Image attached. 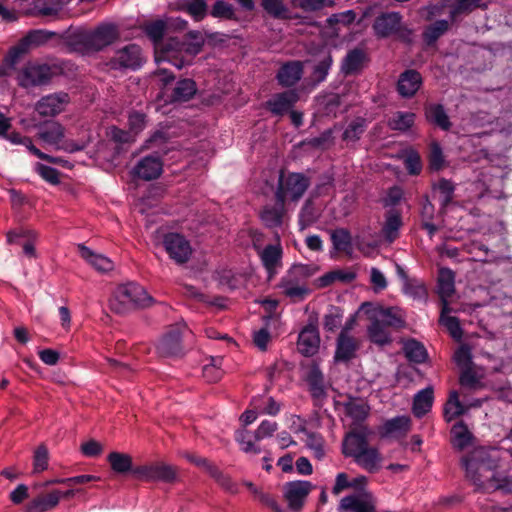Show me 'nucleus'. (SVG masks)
I'll list each match as a JSON object with an SVG mask.
<instances>
[{"label":"nucleus","mask_w":512,"mask_h":512,"mask_svg":"<svg viewBox=\"0 0 512 512\" xmlns=\"http://www.w3.org/2000/svg\"><path fill=\"white\" fill-rule=\"evenodd\" d=\"M129 130L135 136L146 126V116L140 112H132L128 118Z\"/></svg>","instance_id":"69168bd1"},{"label":"nucleus","mask_w":512,"mask_h":512,"mask_svg":"<svg viewBox=\"0 0 512 512\" xmlns=\"http://www.w3.org/2000/svg\"><path fill=\"white\" fill-rule=\"evenodd\" d=\"M78 250L81 257L96 271L106 273L113 270V261L105 255L98 254L82 244L78 245Z\"/></svg>","instance_id":"bb28decb"},{"label":"nucleus","mask_w":512,"mask_h":512,"mask_svg":"<svg viewBox=\"0 0 512 512\" xmlns=\"http://www.w3.org/2000/svg\"><path fill=\"white\" fill-rule=\"evenodd\" d=\"M345 415L352 420L353 424L363 422L369 414V406L365 401L358 398L349 399L343 403Z\"/></svg>","instance_id":"c756f323"},{"label":"nucleus","mask_w":512,"mask_h":512,"mask_svg":"<svg viewBox=\"0 0 512 512\" xmlns=\"http://www.w3.org/2000/svg\"><path fill=\"white\" fill-rule=\"evenodd\" d=\"M368 431H352L348 433L342 444V452L346 457H352L362 469L375 473L382 467L383 456L377 447L369 446Z\"/></svg>","instance_id":"f03ea898"},{"label":"nucleus","mask_w":512,"mask_h":512,"mask_svg":"<svg viewBox=\"0 0 512 512\" xmlns=\"http://www.w3.org/2000/svg\"><path fill=\"white\" fill-rule=\"evenodd\" d=\"M482 449L476 450L471 456L465 457L462 462L467 477L473 484L484 492H512V479L501 477L496 471V464L486 460Z\"/></svg>","instance_id":"f257e3e1"},{"label":"nucleus","mask_w":512,"mask_h":512,"mask_svg":"<svg viewBox=\"0 0 512 512\" xmlns=\"http://www.w3.org/2000/svg\"><path fill=\"white\" fill-rule=\"evenodd\" d=\"M449 24L446 20H440L428 26L423 33L425 42L433 44L441 35L448 30Z\"/></svg>","instance_id":"5fc2aeb1"},{"label":"nucleus","mask_w":512,"mask_h":512,"mask_svg":"<svg viewBox=\"0 0 512 512\" xmlns=\"http://www.w3.org/2000/svg\"><path fill=\"white\" fill-rule=\"evenodd\" d=\"M450 312L451 309L448 305V302L444 301L439 321L448 330L449 334L454 339L460 340L462 338V329L460 323L456 317L449 315Z\"/></svg>","instance_id":"e433bc0d"},{"label":"nucleus","mask_w":512,"mask_h":512,"mask_svg":"<svg viewBox=\"0 0 512 512\" xmlns=\"http://www.w3.org/2000/svg\"><path fill=\"white\" fill-rule=\"evenodd\" d=\"M305 444L317 459H322L325 455L324 440L316 433H307Z\"/></svg>","instance_id":"13d9d810"},{"label":"nucleus","mask_w":512,"mask_h":512,"mask_svg":"<svg viewBox=\"0 0 512 512\" xmlns=\"http://www.w3.org/2000/svg\"><path fill=\"white\" fill-rule=\"evenodd\" d=\"M163 170V163L158 156H147L141 159L134 173L137 177L144 180H152L158 178Z\"/></svg>","instance_id":"b1692460"},{"label":"nucleus","mask_w":512,"mask_h":512,"mask_svg":"<svg viewBox=\"0 0 512 512\" xmlns=\"http://www.w3.org/2000/svg\"><path fill=\"white\" fill-rule=\"evenodd\" d=\"M320 346V336L318 329L314 325H307L299 333L297 348L304 356L315 355Z\"/></svg>","instance_id":"a211bd4d"},{"label":"nucleus","mask_w":512,"mask_h":512,"mask_svg":"<svg viewBox=\"0 0 512 512\" xmlns=\"http://www.w3.org/2000/svg\"><path fill=\"white\" fill-rule=\"evenodd\" d=\"M401 16L396 12L385 13L375 19L373 29L378 37L384 38L394 34L400 27Z\"/></svg>","instance_id":"393cba45"},{"label":"nucleus","mask_w":512,"mask_h":512,"mask_svg":"<svg viewBox=\"0 0 512 512\" xmlns=\"http://www.w3.org/2000/svg\"><path fill=\"white\" fill-rule=\"evenodd\" d=\"M422 83L421 75L414 70H407L402 73L398 80V91L403 97L413 96Z\"/></svg>","instance_id":"c85d7f7f"},{"label":"nucleus","mask_w":512,"mask_h":512,"mask_svg":"<svg viewBox=\"0 0 512 512\" xmlns=\"http://www.w3.org/2000/svg\"><path fill=\"white\" fill-rule=\"evenodd\" d=\"M197 91L196 83L192 79H183L177 82L172 100L185 102L191 99Z\"/></svg>","instance_id":"37998d69"},{"label":"nucleus","mask_w":512,"mask_h":512,"mask_svg":"<svg viewBox=\"0 0 512 512\" xmlns=\"http://www.w3.org/2000/svg\"><path fill=\"white\" fill-rule=\"evenodd\" d=\"M340 509L350 512H375V498L370 492L361 490L342 498Z\"/></svg>","instance_id":"dca6fc26"},{"label":"nucleus","mask_w":512,"mask_h":512,"mask_svg":"<svg viewBox=\"0 0 512 512\" xmlns=\"http://www.w3.org/2000/svg\"><path fill=\"white\" fill-rule=\"evenodd\" d=\"M67 3L68 0H35L32 14L45 17L56 16Z\"/></svg>","instance_id":"72a5a7b5"},{"label":"nucleus","mask_w":512,"mask_h":512,"mask_svg":"<svg viewBox=\"0 0 512 512\" xmlns=\"http://www.w3.org/2000/svg\"><path fill=\"white\" fill-rule=\"evenodd\" d=\"M298 93L290 90L273 95L267 102V108L274 115L287 113L298 101Z\"/></svg>","instance_id":"4be33fe9"},{"label":"nucleus","mask_w":512,"mask_h":512,"mask_svg":"<svg viewBox=\"0 0 512 512\" xmlns=\"http://www.w3.org/2000/svg\"><path fill=\"white\" fill-rule=\"evenodd\" d=\"M38 136L44 143L52 146L56 150L72 153L82 149V146L64 139L65 129L59 122H48L44 124L40 128Z\"/></svg>","instance_id":"1a4fd4ad"},{"label":"nucleus","mask_w":512,"mask_h":512,"mask_svg":"<svg viewBox=\"0 0 512 512\" xmlns=\"http://www.w3.org/2000/svg\"><path fill=\"white\" fill-rule=\"evenodd\" d=\"M434 400L432 387H427L420 390L415 396L413 401L412 411L413 414L420 418L428 413L432 407Z\"/></svg>","instance_id":"473e14b6"},{"label":"nucleus","mask_w":512,"mask_h":512,"mask_svg":"<svg viewBox=\"0 0 512 512\" xmlns=\"http://www.w3.org/2000/svg\"><path fill=\"white\" fill-rule=\"evenodd\" d=\"M359 312L365 314L368 319L379 321L388 327H400L403 323L402 317L396 308H383L379 305L365 302L359 307Z\"/></svg>","instance_id":"ddd939ff"},{"label":"nucleus","mask_w":512,"mask_h":512,"mask_svg":"<svg viewBox=\"0 0 512 512\" xmlns=\"http://www.w3.org/2000/svg\"><path fill=\"white\" fill-rule=\"evenodd\" d=\"M331 241L335 250L351 255L353 252L352 238L348 230L335 229L331 232Z\"/></svg>","instance_id":"ea45409f"},{"label":"nucleus","mask_w":512,"mask_h":512,"mask_svg":"<svg viewBox=\"0 0 512 512\" xmlns=\"http://www.w3.org/2000/svg\"><path fill=\"white\" fill-rule=\"evenodd\" d=\"M153 299L147 291L137 283L119 285L110 298V308L119 314L132 308H145L152 304Z\"/></svg>","instance_id":"20e7f679"},{"label":"nucleus","mask_w":512,"mask_h":512,"mask_svg":"<svg viewBox=\"0 0 512 512\" xmlns=\"http://www.w3.org/2000/svg\"><path fill=\"white\" fill-rule=\"evenodd\" d=\"M320 217V210L316 208L312 200H307L299 213V226L301 230L315 223Z\"/></svg>","instance_id":"a18cd8bd"},{"label":"nucleus","mask_w":512,"mask_h":512,"mask_svg":"<svg viewBox=\"0 0 512 512\" xmlns=\"http://www.w3.org/2000/svg\"><path fill=\"white\" fill-rule=\"evenodd\" d=\"M221 358H212L211 363L204 365L203 367V377L208 382H216L221 379L223 372L220 369L219 365L221 364Z\"/></svg>","instance_id":"052dcab7"},{"label":"nucleus","mask_w":512,"mask_h":512,"mask_svg":"<svg viewBox=\"0 0 512 512\" xmlns=\"http://www.w3.org/2000/svg\"><path fill=\"white\" fill-rule=\"evenodd\" d=\"M204 44L202 36L190 33L185 41L169 38L165 49L157 48V63H171L178 69L189 65L192 59L201 51Z\"/></svg>","instance_id":"7ed1b4c3"},{"label":"nucleus","mask_w":512,"mask_h":512,"mask_svg":"<svg viewBox=\"0 0 512 512\" xmlns=\"http://www.w3.org/2000/svg\"><path fill=\"white\" fill-rule=\"evenodd\" d=\"M26 1L27 0H13L12 3L14 4V7L9 9L3 4L8 3V0H0V18L6 22L16 21L18 19V12L16 7L18 9H23L24 3Z\"/></svg>","instance_id":"bf43d9fd"},{"label":"nucleus","mask_w":512,"mask_h":512,"mask_svg":"<svg viewBox=\"0 0 512 512\" xmlns=\"http://www.w3.org/2000/svg\"><path fill=\"white\" fill-rule=\"evenodd\" d=\"M108 462L116 473L132 472V458L130 455L120 452H111L108 455Z\"/></svg>","instance_id":"de8ad7c7"},{"label":"nucleus","mask_w":512,"mask_h":512,"mask_svg":"<svg viewBox=\"0 0 512 512\" xmlns=\"http://www.w3.org/2000/svg\"><path fill=\"white\" fill-rule=\"evenodd\" d=\"M343 313L337 307H332L324 316L323 325L327 331H335L342 322Z\"/></svg>","instance_id":"e2e57ef3"},{"label":"nucleus","mask_w":512,"mask_h":512,"mask_svg":"<svg viewBox=\"0 0 512 512\" xmlns=\"http://www.w3.org/2000/svg\"><path fill=\"white\" fill-rule=\"evenodd\" d=\"M372 323L368 327V336L370 340L378 345H385L390 343V333L388 328L383 324L379 323V321L371 320Z\"/></svg>","instance_id":"8fccbe9b"},{"label":"nucleus","mask_w":512,"mask_h":512,"mask_svg":"<svg viewBox=\"0 0 512 512\" xmlns=\"http://www.w3.org/2000/svg\"><path fill=\"white\" fill-rule=\"evenodd\" d=\"M402 226L401 215L396 211H390L385 218L382 227V234L385 240L392 243L399 236V230Z\"/></svg>","instance_id":"c9c22d12"},{"label":"nucleus","mask_w":512,"mask_h":512,"mask_svg":"<svg viewBox=\"0 0 512 512\" xmlns=\"http://www.w3.org/2000/svg\"><path fill=\"white\" fill-rule=\"evenodd\" d=\"M118 37V31L113 24H103L95 30L79 33L78 38L87 51H98L110 45Z\"/></svg>","instance_id":"6e6552de"},{"label":"nucleus","mask_w":512,"mask_h":512,"mask_svg":"<svg viewBox=\"0 0 512 512\" xmlns=\"http://www.w3.org/2000/svg\"><path fill=\"white\" fill-rule=\"evenodd\" d=\"M133 476L142 481L172 482L177 477L176 468L166 463H150L132 470Z\"/></svg>","instance_id":"9b49d317"},{"label":"nucleus","mask_w":512,"mask_h":512,"mask_svg":"<svg viewBox=\"0 0 512 512\" xmlns=\"http://www.w3.org/2000/svg\"><path fill=\"white\" fill-rule=\"evenodd\" d=\"M404 353L409 361L422 363L427 358L425 347L416 340H408L404 343Z\"/></svg>","instance_id":"09e8293b"},{"label":"nucleus","mask_w":512,"mask_h":512,"mask_svg":"<svg viewBox=\"0 0 512 512\" xmlns=\"http://www.w3.org/2000/svg\"><path fill=\"white\" fill-rule=\"evenodd\" d=\"M23 239L22 243L23 253L30 258L36 257L35 241L37 239V233L33 230L20 228L18 230L9 231L7 233V241L9 243L20 244V240Z\"/></svg>","instance_id":"5701e85b"},{"label":"nucleus","mask_w":512,"mask_h":512,"mask_svg":"<svg viewBox=\"0 0 512 512\" xmlns=\"http://www.w3.org/2000/svg\"><path fill=\"white\" fill-rule=\"evenodd\" d=\"M359 347V339L355 338L351 334H347L346 332H340L336 343V351L334 355L335 361H349L355 357Z\"/></svg>","instance_id":"aec40b11"},{"label":"nucleus","mask_w":512,"mask_h":512,"mask_svg":"<svg viewBox=\"0 0 512 512\" xmlns=\"http://www.w3.org/2000/svg\"><path fill=\"white\" fill-rule=\"evenodd\" d=\"M437 288L444 305V301L454 293V273L450 269H440Z\"/></svg>","instance_id":"58836bf2"},{"label":"nucleus","mask_w":512,"mask_h":512,"mask_svg":"<svg viewBox=\"0 0 512 512\" xmlns=\"http://www.w3.org/2000/svg\"><path fill=\"white\" fill-rule=\"evenodd\" d=\"M180 8L186 11L196 21L202 20L207 14V4L205 0H183Z\"/></svg>","instance_id":"3c124183"},{"label":"nucleus","mask_w":512,"mask_h":512,"mask_svg":"<svg viewBox=\"0 0 512 512\" xmlns=\"http://www.w3.org/2000/svg\"><path fill=\"white\" fill-rule=\"evenodd\" d=\"M68 102V94L55 93L41 98L36 104V110L42 116H55L64 110Z\"/></svg>","instance_id":"f3484780"},{"label":"nucleus","mask_w":512,"mask_h":512,"mask_svg":"<svg viewBox=\"0 0 512 512\" xmlns=\"http://www.w3.org/2000/svg\"><path fill=\"white\" fill-rule=\"evenodd\" d=\"M181 328L174 327L158 341L156 349L159 355L176 356L181 352Z\"/></svg>","instance_id":"412c9836"},{"label":"nucleus","mask_w":512,"mask_h":512,"mask_svg":"<svg viewBox=\"0 0 512 512\" xmlns=\"http://www.w3.org/2000/svg\"><path fill=\"white\" fill-rule=\"evenodd\" d=\"M366 128L365 120L357 118L353 120L344 131L343 138L348 141H356Z\"/></svg>","instance_id":"680f3d73"},{"label":"nucleus","mask_w":512,"mask_h":512,"mask_svg":"<svg viewBox=\"0 0 512 512\" xmlns=\"http://www.w3.org/2000/svg\"><path fill=\"white\" fill-rule=\"evenodd\" d=\"M61 499V491L54 490L45 496L34 499L28 506V512H46L56 507Z\"/></svg>","instance_id":"f704fd0d"},{"label":"nucleus","mask_w":512,"mask_h":512,"mask_svg":"<svg viewBox=\"0 0 512 512\" xmlns=\"http://www.w3.org/2000/svg\"><path fill=\"white\" fill-rule=\"evenodd\" d=\"M53 75L52 67L42 63H27L16 76L20 86L28 88L47 83Z\"/></svg>","instance_id":"f8f14e48"},{"label":"nucleus","mask_w":512,"mask_h":512,"mask_svg":"<svg viewBox=\"0 0 512 512\" xmlns=\"http://www.w3.org/2000/svg\"><path fill=\"white\" fill-rule=\"evenodd\" d=\"M332 65L330 53L325 52L321 55L317 65L314 67L313 79L316 82H322L326 79Z\"/></svg>","instance_id":"6e6d98bb"},{"label":"nucleus","mask_w":512,"mask_h":512,"mask_svg":"<svg viewBox=\"0 0 512 512\" xmlns=\"http://www.w3.org/2000/svg\"><path fill=\"white\" fill-rule=\"evenodd\" d=\"M312 489V483L306 480L287 482L283 487V494L288 507L293 511L300 510Z\"/></svg>","instance_id":"2eb2a0df"},{"label":"nucleus","mask_w":512,"mask_h":512,"mask_svg":"<svg viewBox=\"0 0 512 512\" xmlns=\"http://www.w3.org/2000/svg\"><path fill=\"white\" fill-rule=\"evenodd\" d=\"M262 6L267 13L275 18H289V10L281 0H263Z\"/></svg>","instance_id":"4d7b16f0"},{"label":"nucleus","mask_w":512,"mask_h":512,"mask_svg":"<svg viewBox=\"0 0 512 512\" xmlns=\"http://www.w3.org/2000/svg\"><path fill=\"white\" fill-rule=\"evenodd\" d=\"M435 190L439 192L442 205H447L453 196L454 185L451 181L442 179L435 186Z\"/></svg>","instance_id":"0e129e2a"},{"label":"nucleus","mask_w":512,"mask_h":512,"mask_svg":"<svg viewBox=\"0 0 512 512\" xmlns=\"http://www.w3.org/2000/svg\"><path fill=\"white\" fill-rule=\"evenodd\" d=\"M414 120V113L399 111L389 119L388 124L393 130L406 131L413 125Z\"/></svg>","instance_id":"603ef678"},{"label":"nucleus","mask_w":512,"mask_h":512,"mask_svg":"<svg viewBox=\"0 0 512 512\" xmlns=\"http://www.w3.org/2000/svg\"><path fill=\"white\" fill-rule=\"evenodd\" d=\"M303 75V64L300 61L285 63L277 73V79L282 86L295 85Z\"/></svg>","instance_id":"cd10ccee"},{"label":"nucleus","mask_w":512,"mask_h":512,"mask_svg":"<svg viewBox=\"0 0 512 512\" xmlns=\"http://www.w3.org/2000/svg\"><path fill=\"white\" fill-rule=\"evenodd\" d=\"M452 444L458 449H463L471 443L472 434L463 422L456 423L452 429Z\"/></svg>","instance_id":"49530a36"},{"label":"nucleus","mask_w":512,"mask_h":512,"mask_svg":"<svg viewBox=\"0 0 512 512\" xmlns=\"http://www.w3.org/2000/svg\"><path fill=\"white\" fill-rule=\"evenodd\" d=\"M48 467V451L44 446L37 448L34 454L33 468L34 473L46 470Z\"/></svg>","instance_id":"774afa93"},{"label":"nucleus","mask_w":512,"mask_h":512,"mask_svg":"<svg viewBox=\"0 0 512 512\" xmlns=\"http://www.w3.org/2000/svg\"><path fill=\"white\" fill-rule=\"evenodd\" d=\"M277 429L278 424L275 421L263 420L255 430L253 436L247 430H239L236 432L235 439L243 452L247 454H259L261 448L255 442L273 436Z\"/></svg>","instance_id":"0eeeda50"},{"label":"nucleus","mask_w":512,"mask_h":512,"mask_svg":"<svg viewBox=\"0 0 512 512\" xmlns=\"http://www.w3.org/2000/svg\"><path fill=\"white\" fill-rule=\"evenodd\" d=\"M426 118L429 122L434 123L443 130L450 128L449 118L442 105L431 104L426 107Z\"/></svg>","instance_id":"c03bdc74"},{"label":"nucleus","mask_w":512,"mask_h":512,"mask_svg":"<svg viewBox=\"0 0 512 512\" xmlns=\"http://www.w3.org/2000/svg\"><path fill=\"white\" fill-rule=\"evenodd\" d=\"M285 211V205L276 203V205L265 206L261 212V220L267 227H278L282 224Z\"/></svg>","instance_id":"4c0bfd02"},{"label":"nucleus","mask_w":512,"mask_h":512,"mask_svg":"<svg viewBox=\"0 0 512 512\" xmlns=\"http://www.w3.org/2000/svg\"><path fill=\"white\" fill-rule=\"evenodd\" d=\"M49 34L42 30L30 31L17 45L12 47L5 58L2 73L10 75L17 62L33 47L40 46L48 41Z\"/></svg>","instance_id":"423d86ee"},{"label":"nucleus","mask_w":512,"mask_h":512,"mask_svg":"<svg viewBox=\"0 0 512 512\" xmlns=\"http://www.w3.org/2000/svg\"><path fill=\"white\" fill-rule=\"evenodd\" d=\"M163 246L169 257L177 264L186 263L192 255L190 242L178 233L166 234L163 238Z\"/></svg>","instance_id":"4468645a"},{"label":"nucleus","mask_w":512,"mask_h":512,"mask_svg":"<svg viewBox=\"0 0 512 512\" xmlns=\"http://www.w3.org/2000/svg\"><path fill=\"white\" fill-rule=\"evenodd\" d=\"M251 405L257 409L260 414L270 416L277 415L281 410V404L271 396L254 397L251 401Z\"/></svg>","instance_id":"a19ab883"},{"label":"nucleus","mask_w":512,"mask_h":512,"mask_svg":"<svg viewBox=\"0 0 512 512\" xmlns=\"http://www.w3.org/2000/svg\"><path fill=\"white\" fill-rule=\"evenodd\" d=\"M167 24L162 20H156L145 25V32L147 36L153 41L155 49V61L157 62V48L165 49L167 47V40H163Z\"/></svg>","instance_id":"2f4dec72"},{"label":"nucleus","mask_w":512,"mask_h":512,"mask_svg":"<svg viewBox=\"0 0 512 512\" xmlns=\"http://www.w3.org/2000/svg\"><path fill=\"white\" fill-rule=\"evenodd\" d=\"M309 185V179L301 173L285 175L281 172L275 192L276 202L284 205L287 202H297L304 195Z\"/></svg>","instance_id":"39448f33"},{"label":"nucleus","mask_w":512,"mask_h":512,"mask_svg":"<svg viewBox=\"0 0 512 512\" xmlns=\"http://www.w3.org/2000/svg\"><path fill=\"white\" fill-rule=\"evenodd\" d=\"M466 411V405H463L459 400L458 392L451 391L449 398L444 406V417L446 421L450 422L455 418L463 415Z\"/></svg>","instance_id":"79ce46f5"},{"label":"nucleus","mask_w":512,"mask_h":512,"mask_svg":"<svg viewBox=\"0 0 512 512\" xmlns=\"http://www.w3.org/2000/svg\"><path fill=\"white\" fill-rule=\"evenodd\" d=\"M366 62V54L361 49H354L347 53L341 64V71L346 75L359 72Z\"/></svg>","instance_id":"7c9ffc66"},{"label":"nucleus","mask_w":512,"mask_h":512,"mask_svg":"<svg viewBox=\"0 0 512 512\" xmlns=\"http://www.w3.org/2000/svg\"><path fill=\"white\" fill-rule=\"evenodd\" d=\"M296 273L297 269L289 271L280 282L283 293L294 301L304 299L309 293L306 284L296 276Z\"/></svg>","instance_id":"6ab92c4d"},{"label":"nucleus","mask_w":512,"mask_h":512,"mask_svg":"<svg viewBox=\"0 0 512 512\" xmlns=\"http://www.w3.org/2000/svg\"><path fill=\"white\" fill-rule=\"evenodd\" d=\"M410 428V419L407 416H397L384 424V433L386 435L403 434Z\"/></svg>","instance_id":"864d4df0"},{"label":"nucleus","mask_w":512,"mask_h":512,"mask_svg":"<svg viewBox=\"0 0 512 512\" xmlns=\"http://www.w3.org/2000/svg\"><path fill=\"white\" fill-rule=\"evenodd\" d=\"M35 171L47 182L51 184H57L59 182V173L55 168L50 166L36 163Z\"/></svg>","instance_id":"338daca9"},{"label":"nucleus","mask_w":512,"mask_h":512,"mask_svg":"<svg viewBox=\"0 0 512 512\" xmlns=\"http://www.w3.org/2000/svg\"><path fill=\"white\" fill-rule=\"evenodd\" d=\"M261 262L268 273V278L271 279L281 266L282 248L279 244L268 245L259 251Z\"/></svg>","instance_id":"a878e982"},{"label":"nucleus","mask_w":512,"mask_h":512,"mask_svg":"<svg viewBox=\"0 0 512 512\" xmlns=\"http://www.w3.org/2000/svg\"><path fill=\"white\" fill-rule=\"evenodd\" d=\"M144 62L141 48L136 44H128L115 51L108 66L115 70H137Z\"/></svg>","instance_id":"9d476101"}]
</instances>
